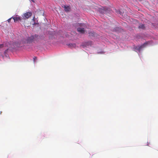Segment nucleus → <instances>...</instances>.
Wrapping results in <instances>:
<instances>
[{"label":"nucleus","mask_w":158,"mask_h":158,"mask_svg":"<svg viewBox=\"0 0 158 158\" xmlns=\"http://www.w3.org/2000/svg\"><path fill=\"white\" fill-rule=\"evenodd\" d=\"M32 15L31 12H28L23 14L22 16L23 19H28Z\"/></svg>","instance_id":"nucleus-1"},{"label":"nucleus","mask_w":158,"mask_h":158,"mask_svg":"<svg viewBox=\"0 0 158 158\" xmlns=\"http://www.w3.org/2000/svg\"><path fill=\"white\" fill-rule=\"evenodd\" d=\"M12 19H14V21L15 23H16L19 21L21 22H22V18L18 15H16L14 17L12 16Z\"/></svg>","instance_id":"nucleus-2"},{"label":"nucleus","mask_w":158,"mask_h":158,"mask_svg":"<svg viewBox=\"0 0 158 158\" xmlns=\"http://www.w3.org/2000/svg\"><path fill=\"white\" fill-rule=\"evenodd\" d=\"M148 44V42H146L145 43H144L142 45H141L137 47L136 48V49L139 51H140V50L143 48L145 47Z\"/></svg>","instance_id":"nucleus-3"},{"label":"nucleus","mask_w":158,"mask_h":158,"mask_svg":"<svg viewBox=\"0 0 158 158\" xmlns=\"http://www.w3.org/2000/svg\"><path fill=\"white\" fill-rule=\"evenodd\" d=\"M34 39L33 36H31V37H28L27 40V43H31L33 40Z\"/></svg>","instance_id":"nucleus-4"},{"label":"nucleus","mask_w":158,"mask_h":158,"mask_svg":"<svg viewBox=\"0 0 158 158\" xmlns=\"http://www.w3.org/2000/svg\"><path fill=\"white\" fill-rule=\"evenodd\" d=\"M77 31L81 33H84L85 32L84 29L82 28H77Z\"/></svg>","instance_id":"nucleus-5"},{"label":"nucleus","mask_w":158,"mask_h":158,"mask_svg":"<svg viewBox=\"0 0 158 158\" xmlns=\"http://www.w3.org/2000/svg\"><path fill=\"white\" fill-rule=\"evenodd\" d=\"M64 10L66 12L69 11L70 10V8L69 6H64Z\"/></svg>","instance_id":"nucleus-6"},{"label":"nucleus","mask_w":158,"mask_h":158,"mask_svg":"<svg viewBox=\"0 0 158 158\" xmlns=\"http://www.w3.org/2000/svg\"><path fill=\"white\" fill-rule=\"evenodd\" d=\"M68 46L71 48H75L76 46V45L75 44H68Z\"/></svg>","instance_id":"nucleus-7"},{"label":"nucleus","mask_w":158,"mask_h":158,"mask_svg":"<svg viewBox=\"0 0 158 158\" xmlns=\"http://www.w3.org/2000/svg\"><path fill=\"white\" fill-rule=\"evenodd\" d=\"M13 45H14V47L15 48L19 47L20 46L19 44H18L16 43H14Z\"/></svg>","instance_id":"nucleus-8"},{"label":"nucleus","mask_w":158,"mask_h":158,"mask_svg":"<svg viewBox=\"0 0 158 158\" xmlns=\"http://www.w3.org/2000/svg\"><path fill=\"white\" fill-rule=\"evenodd\" d=\"M145 27L144 25L143 24H141L140 25L139 27V28H141V29H144Z\"/></svg>","instance_id":"nucleus-9"},{"label":"nucleus","mask_w":158,"mask_h":158,"mask_svg":"<svg viewBox=\"0 0 158 158\" xmlns=\"http://www.w3.org/2000/svg\"><path fill=\"white\" fill-rule=\"evenodd\" d=\"M4 47V45L3 44H0V49L1 48H3Z\"/></svg>","instance_id":"nucleus-10"},{"label":"nucleus","mask_w":158,"mask_h":158,"mask_svg":"<svg viewBox=\"0 0 158 158\" xmlns=\"http://www.w3.org/2000/svg\"><path fill=\"white\" fill-rule=\"evenodd\" d=\"M12 19V17L11 18H10L8 20H7V21L8 23H10V20H11V19Z\"/></svg>","instance_id":"nucleus-11"},{"label":"nucleus","mask_w":158,"mask_h":158,"mask_svg":"<svg viewBox=\"0 0 158 158\" xmlns=\"http://www.w3.org/2000/svg\"><path fill=\"white\" fill-rule=\"evenodd\" d=\"M36 59H37V58H36V57L35 56V57H34V58H33V60H34V62H35V60H36Z\"/></svg>","instance_id":"nucleus-12"},{"label":"nucleus","mask_w":158,"mask_h":158,"mask_svg":"<svg viewBox=\"0 0 158 158\" xmlns=\"http://www.w3.org/2000/svg\"><path fill=\"white\" fill-rule=\"evenodd\" d=\"M32 2H35L34 0H31Z\"/></svg>","instance_id":"nucleus-13"}]
</instances>
